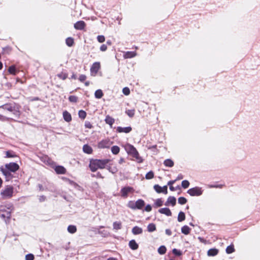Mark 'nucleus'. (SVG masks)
Here are the masks:
<instances>
[{"label":"nucleus","mask_w":260,"mask_h":260,"mask_svg":"<svg viewBox=\"0 0 260 260\" xmlns=\"http://www.w3.org/2000/svg\"><path fill=\"white\" fill-rule=\"evenodd\" d=\"M83 151L85 153L91 154L92 152V149L88 145L85 144L83 146Z\"/></svg>","instance_id":"obj_23"},{"label":"nucleus","mask_w":260,"mask_h":260,"mask_svg":"<svg viewBox=\"0 0 260 260\" xmlns=\"http://www.w3.org/2000/svg\"><path fill=\"white\" fill-rule=\"evenodd\" d=\"M94 96L96 99H101L103 96V93L101 89H98L95 91Z\"/></svg>","instance_id":"obj_31"},{"label":"nucleus","mask_w":260,"mask_h":260,"mask_svg":"<svg viewBox=\"0 0 260 260\" xmlns=\"http://www.w3.org/2000/svg\"><path fill=\"white\" fill-rule=\"evenodd\" d=\"M136 202L133 201H129L127 204V206L133 210H136Z\"/></svg>","instance_id":"obj_40"},{"label":"nucleus","mask_w":260,"mask_h":260,"mask_svg":"<svg viewBox=\"0 0 260 260\" xmlns=\"http://www.w3.org/2000/svg\"><path fill=\"white\" fill-rule=\"evenodd\" d=\"M132 232L134 235H137L142 234L143 232V230L141 228H140L138 226H135L132 229Z\"/></svg>","instance_id":"obj_19"},{"label":"nucleus","mask_w":260,"mask_h":260,"mask_svg":"<svg viewBox=\"0 0 260 260\" xmlns=\"http://www.w3.org/2000/svg\"><path fill=\"white\" fill-rule=\"evenodd\" d=\"M69 100L71 103H76L78 101V98L75 95H70L69 97Z\"/></svg>","instance_id":"obj_42"},{"label":"nucleus","mask_w":260,"mask_h":260,"mask_svg":"<svg viewBox=\"0 0 260 260\" xmlns=\"http://www.w3.org/2000/svg\"><path fill=\"white\" fill-rule=\"evenodd\" d=\"M85 26V23L83 21H79L74 24V27L76 29L82 30Z\"/></svg>","instance_id":"obj_13"},{"label":"nucleus","mask_w":260,"mask_h":260,"mask_svg":"<svg viewBox=\"0 0 260 260\" xmlns=\"http://www.w3.org/2000/svg\"><path fill=\"white\" fill-rule=\"evenodd\" d=\"M155 230H156V226L154 223H151L148 225L147 231L149 232H153Z\"/></svg>","instance_id":"obj_30"},{"label":"nucleus","mask_w":260,"mask_h":260,"mask_svg":"<svg viewBox=\"0 0 260 260\" xmlns=\"http://www.w3.org/2000/svg\"><path fill=\"white\" fill-rule=\"evenodd\" d=\"M154 177V173L152 171H150L145 175L146 179H151Z\"/></svg>","instance_id":"obj_37"},{"label":"nucleus","mask_w":260,"mask_h":260,"mask_svg":"<svg viewBox=\"0 0 260 260\" xmlns=\"http://www.w3.org/2000/svg\"><path fill=\"white\" fill-rule=\"evenodd\" d=\"M190 231V229L187 225H184L181 228V232L184 235H188Z\"/></svg>","instance_id":"obj_27"},{"label":"nucleus","mask_w":260,"mask_h":260,"mask_svg":"<svg viewBox=\"0 0 260 260\" xmlns=\"http://www.w3.org/2000/svg\"><path fill=\"white\" fill-rule=\"evenodd\" d=\"M185 213L182 211H180L178 214V218H177L178 221L179 222H182V221H184L185 220Z\"/></svg>","instance_id":"obj_26"},{"label":"nucleus","mask_w":260,"mask_h":260,"mask_svg":"<svg viewBox=\"0 0 260 260\" xmlns=\"http://www.w3.org/2000/svg\"><path fill=\"white\" fill-rule=\"evenodd\" d=\"M97 40L99 43H103L105 41V38L103 35H99L97 37Z\"/></svg>","instance_id":"obj_47"},{"label":"nucleus","mask_w":260,"mask_h":260,"mask_svg":"<svg viewBox=\"0 0 260 260\" xmlns=\"http://www.w3.org/2000/svg\"><path fill=\"white\" fill-rule=\"evenodd\" d=\"M113 225V229L116 230H119L121 228V223L120 222H114Z\"/></svg>","instance_id":"obj_35"},{"label":"nucleus","mask_w":260,"mask_h":260,"mask_svg":"<svg viewBox=\"0 0 260 260\" xmlns=\"http://www.w3.org/2000/svg\"><path fill=\"white\" fill-rule=\"evenodd\" d=\"M129 247L132 250H136L138 248V244L136 243L135 240H132L129 242L128 243Z\"/></svg>","instance_id":"obj_22"},{"label":"nucleus","mask_w":260,"mask_h":260,"mask_svg":"<svg viewBox=\"0 0 260 260\" xmlns=\"http://www.w3.org/2000/svg\"><path fill=\"white\" fill-rule=\"evenodd\" d=\"M13 210V206L11 204L8 205L7 207H0V217L6 221L11 217V212Z\"/></svg>","instance_id":"obj_3"},{"label":"nucleus","mask_w":260,"mask_h":260,"mask_svg":"<svg viewBox=\"0 0 260 260\" xmlns=\"http://www.w3.org/2000/svg\"><path fill=\"white\" fill-rule=\"evenodd\" d=\"M100 68V63L99 62H95L93 63L90 68V72L92 73L96 74Z\"/></svg>","instance_id":"obj_10"},{"label":"nucleus","mask_w":260,"mask_h":260,"mask_svg":"<svg viewBox=\"0 0 260 260\" xmlns=\"http://www.w3.org/2000/svg\"><path fill=\"white\" fill-rule=\"evenodd\" d=\"M34 255L31 253L27 254L25 255V260H34Z\"/></svg>","instance_id":"obj_49"},{"label":"nucleus","mask_w":260,"mask_h":260,"mask_svg":"<svg viewBox=\"0 0 260 260\" xmlns=\"http://www.w3.org/2000/svg\"><path fill=\"white\" fill-rule=\"evenodd\" d=\"M165 233L168 236H171L172 235V232L170 229H166Z\"/></svg>","instance_id":"obj_59"},{"label":"nucleus","mask_w":260,"mask_h":260,"mask_svg":"<svg viewBox=\"0 0 260 260\" xmlns=\"http://www.w3.org/2000/svg\"><path fill=\"white\" fill-rule=\"evenodd\" d=\"M223 186L222 184L210 185L209 186L210 188H221Z\"/></svg>","instance_id":"obj_51"},{"label":"nucleus","mask_w":260,"mask_h":260,"mask_svg":"<svg viewBox=\"0 0 260 260\" xmlns=\"http://www.w3.org/2000/svg\"><path fill=\"white\" fill-rule=\"evenodd\" d=\"M55 171L58 174H64L66 173V169L61 166H56L55 168Z\"/></svg>","instance_id":"obj_20"},{"label":"nucleus","mask_w":260,"mask_h":260,"mask_svg":"<svg viewBox=\"0 0 260 260\" xmlns=\"http://www.w3.org/2000/svg\"><path fill=\"white\" fill-rule=\"evenodd\" d=\"M110 160L108 159H92L90 161L89 167L91 172H95L98 169H104Z\"/></svg>","instance_id":"obj_1"},{"label":"nucleus","mask_w":260,"mask_h":260,"mask_svg":"<svg viewBox=\"0 0 260 260\" xmlns=\"http://www.w3.org/2000/svg\"><path fill=\"white\" fill-rule=\"evenodd\" d=\"M68 231L71 234H74L77 231V228L75 225H70L68 227Z\"/></svg>","instance_id":"obj_29"},{"label":"nucleus","mask_w":260,"mask_h":260,"mask_svg":"<svg viewBox=\"0 0 260 260\" xmlns=\"http://www.w3.org/2000/svg\"><path fill=\"white\" fill-rule=\"evenodd\" d=\"M4 109L11 112L16 117L20 115L19 107L15 103H9L0 106V109Z\"/></svg>","instance_id":"obj_2"},{"label":"nucleus","mask_w":260,"mask_h":260,"mask_svg":"<svg viewBox=\"0 0 260 260\" xmlns=\"http://www.w3.org/2000/svg\"><path fill=\"white\" fill-rule=\"evenodd\" d=\"M105 121L107 124L110 125L111 128L112 127V125L115 122L114 119L109 115L106 116Z\"/></svg>","instance_id":"obj_17"},{"label":"nucleus","mask_w":260,"mask_h":260,"mask_svg":"<svg viewBox=\"0 0 260 260\" xmlns=\"http://www.w3.org/2000/svg\"><path fill=\"white\" fill-rule=\"evenodd\" d=\"M154 205L156 207H160L163 205V201L161 199L156 200Z\"/></svg>","instance_id":"obj_41"},{"label":"nucleus","mask_w":260,"mask_h":260,"mask_svg":"<svg viewBox=\"0 0 260 260\" xmlns=\"http://www.w3.org/2000/svg\"><path fill=\"white\" fill-rule=\"evenodd\" d=\"M164 164L166 167H172L174 166V162L171 159H167L164 161Z\"/></svg>","instance_id":"obj_25"},{"label":"nucleus","mask_w":260,"mask_h":260,"mask_svg":"<svg viewBox=\"0 0 260 260\" xmlns=\"http://www.w3.org/2000/svg\"><path fill=\"white\" fill-rule=\"evenodd\" d=\"M66 44L69 46V47H71L73 46L74 42V39L71 38V37H69L68 38L66 39Z\"/></svg>","instance_id":"obj_32"},{"label":"nucleus","mask_w":260,"mask_h":260,"mask_svg":"<svg viewBox=\"0 0 260 260\" xmlns=\"http://www.w3.org/2000/svg\"><path fill=\"white\" fill-rule=\"evenodd\" d=\"M182 187L184 188H187L189 185V182L187 180H183L181 183Z\"/></svg>","instance_id":"obj_44"},{"label":"nucleus","mask_w":260,"mask_h":260,"mask_svg":"<svg viewBox=\"0 0 260 260\" xmlns=\"http://www.w3.org/2000/svg\"><path fill=\"white\" fill-rule=\"evenodd\" d=\"M154 189L155 190V191L157 193H161L162 192V187L159 186L158 184H155L153 186Z\"/></svg>","instance_id":"obj_38"},{"label":"nucleus","mask_w":260,"mask_h":260,"mask_svg":"<svg viewBox=\"0 0 260 260\" xmlns=\"http://www.w3.org/2000/svg\"><path fill=\"white\" fill-rule=\"evenodd\" d=\"M120 151V148L117 146H113L111 147V151L113 154H117Z\"/></svg>","instance_id":"obj_33"},{"label":"nucleus","mask_w":260,"mask_h":260,"mask_svg":"<svg viewBox=\"0 0 260 260\" xmlns=\"http://www.w3.org/2000/svg\"><path fill=\"white\" fill-rule=\"evenodd\" d=\"M235 251V249L234 247V246L232 245H231L230 246H228L226 248V252L228 254L232 253Z\"/></svg>","instance_id":"obj_36"},{"label":"nucleus","mask_w":260,"mask_h":260,"mask_svg":"<svg viewBox=\"0 0 260 260\" xmlns=\"http://www.w3.org/2000/svg\"><path fill=\"white\" fill-rule=\"evenodd\" d=\"M158 212L161 213L165 214L168 216H171L172 215V212L168 208H162L158 210Z\"/></svg>","instance_id":"obj_15"},{"label":"nucleus","mask_w":260,"mask_h":260,"mask_svg":"<svg viewBox=\"0 0 260 260\" xmlns=\"http://www.w3.org/2000/svg\"><path fill=\"white\" fill-rule=\"evenodd\" d=\"M176 181V180H170L168 182V185L169 186H172Z\"/></svg>","instance_id":"obj_60"},{"label":"nucleus","mask_w":260,"mask_h":260,"mask_svg":"<svg viewBox=\"0 0 260 260\" xmlns=\"http://www.w3.org/2000/svg\"><path fill=\"white\" fill-rule=\"evenodd\" d=\"M166 251H167V248H166V246L164 245L160 246L158 248V250H157L158 253L161 255H162V254H164L165 253H166Z\"/></svg>","instance_id":"obj_28"},{"label":"nucleus","mask_w":260,"mask_h":260,"mask_svg":"<svg viewBox=\"0 0 260 260\" xmlns=\"http://www.w3.org/2000/svg\"><path fill=\"white\" fill-rule=\"evenodd\" d=\"M7 119H8V118H7L6 117H5L3 115H0V120L5 121Z\"/></svg>","instance_id":"obj_61"},{"label":"nucleus","mask_w":260,"mask_h":260,"mask_svg":"<svg viewBox=\"0 0 260 260\" xmlns=\"http://www.w3.org/2000/svg\"><path fill=\"white\" fill-rule=\"evenodd\" d=\"M86 76L85 75H81L79 78V80L82 82L86 80Z\"/></svg>","instance_id":"obj_52"},{"label":"nucleus","mask_w":260,"mask_h":260,"mask_svg":"<svg viewBox=\"0 0 260 260\" xmlns=\"http://www.w3.org/2000/svg\"><path fill=\"white\" fill-rule=\"evenodd\" d=\"M122 92L124 95H128L130 93V90L129 88L125 87L123 88Z\"/></svg>","instance_id":"obj_48"},{"label":"nucleus","mask_w":260,"mask_h":260,"mask_svg":"<svg viewBox=\"0 0 260 260\" xmlns=\"http://www.w3.org/2000/svg\"><path fill=\"white\" fill-rule=\"evenodd\" d=\"M6 157H14V155H13L10 151H8L6 152Z\"/></svg>","instance_id":"obj_56"},{"label":"nucleus","mask_w":260,"mask_h":260,"mask_svg":"<svg viewBox=\"0 0 260 260\" xmlns=\"http://www.w3.org/2000/svg\"><path fill=\"white\" fill-rule=\"evenodd\" d=\"M8 72L11 74L15 75L17 71L14 66H11L9 68Z\"/></svg>","instance_id":"obj_34"},{"label":"nucleus","mask_w":260,"mask_h":260,"mask_svg":"<svg viewBox=\"0 0 260 260\" xmlns=\"http://www.w3.org/2000/svg\"><path fill=\"white\" fill-rule=\"evenodd\" d=\"M63 117L64 120L67 122H70L72 120L71 115L67 111L63 112Z\"/></svg>","instance_id":"obj_21"},{"label":"nucleus","mask_w":260,"mask_h":260,"mask_svg":"<svg viewBox=\"0 0 260 260\" xmlns=\"http://www.w3.org/2000/svg\"><path fill=\"white\" fill-rule=\"evenodd\" d=\"M172 252L174 255L178 256H180L182 254V252L180 250L176 248H174L172 250Z\"/></svg>","instance_id":"obj_43"},{"label":"nucleus","mask_w":260,"mask_h":260,"mask_svg":"<svg viewBox=\"0 0 260 260\" xmlns=\"http://www.w3.org/2000/svg\"><path fill=\"white\" fill-rule=\"evenodd\" d=\"M111 145V142L107 139L103 140L98 143V148L101 149L108 148Z\"/></svg>","instance_id":"obj_9"},{"label":"nucleus","mask_w":260,"mask_h":260,"mask_svg":"<svg viewBox=\"0 0 260 260\" xmlns=\"http://www.w3.org/2000/svg\"><path fill=\"white\" fill-rule=\"evenodd\" d=\"M134 191L132 187L127 186L122 187L120 190L121 196L124 198L127 197L128 194L130 192H133Z\"/></svg>","instance_id":"obj_7"},{"label":"nucleus","mask_w":260,"mask_h":260,"mask_svg":"<svg viewBox=\"0 0 260 260\" xmlns=\"http://www.w3.org/2000/svg\"><path fill=\"white\" fill-rule=\"evenodd\" d=\"M162 193L165 194H167L168 193V187L167 186L165 185L162 187Z\"/></svg>","instance_id":"obj_55"},{"label":"nucleus","mask_w":260,"mask_h":260,"mask_svg":"<svg viewBox=\"0 0 260 260\" xmlns=\"http://www.w3.org/2000/svg\"><path fill=\"white\" fill-rule=\"evenodd\" d=\"M136 209H141L145 205L144 201L142 199H139L136 202Z\"/></svg>","instance_id":"obj_18"},{"label":"nucleus","mask_w":260,"mask_h":260,"mask_svg":"<svg viewBox=\"0 0 260 260\" xmlns=\"http://www.w3.org/2000/svg\"><path fill=\"white\" fill-rule=\"evenodd\" d=\"M132 128L131 126H127L125 127H122L121 126H118L117 127V132L118 133H128L131 132Z\"/></svg>","instance_id":"obj_12"},{"label":"nucleus","mask_w":260,"mask_h":260,"mask_svg":"<svg viewBox=\"0 0 260 260\" xmlns=\"http://www.w3.org/2000/svg\"><path fill=\"white\" fill-rule=\"evenodd\" d=\"M85 126L86 128H92V125L89 121H86L85 122Z\"/></svg>","instance_id":"obj_50"},{"label":"nucleus","mask_w":260,"mask_h":260,"mask_svg":"<svg viewBox=\"0 0 260 260\" xmlns=\"http://www.w3.org/2000/svg\"><path fill=\"white\" fill-rule=\"evenodd\" d=\"M187 202V200L184 197H180L178 199V203L181 205H184Z\"/></svg>","instance_id":"obj_45"},{"label":"nucleus","mask_w":260,"mask_h":260,"mask_svg":"<svg viewBox=\"0 0 260 260\" xmlns=\"http://www.w3.org/2000/svg\"><path fill=\"white\" fill-rule=\"evenodd\" d=\"M58 77L62 80H65L67 78V75L66 74H60L58 75Z\"/></svg>","instance_id":"obj_57"},{"label":"nucleus","mask_w":260,"mask_h":260,"mask_svg":"<svg viewBox=\"0 0 260 260\" xmlns=\"http://www.w3.org/2000/svg\"><path fill=\"white\" fill-rule=\"evenodd\" d=\"M125 112L129 117H133L135 115L134 110H127Z\"/></svg>","instance_id":"obj_46"},{"label":"nucleus","mask_w":260,"mask_h":260,"mask_svg":"<svg viewBox=\"0 0 260 260\" xmlns=\"http://www.w3.org/2000/svg\"><path fill=\"white\" fill-rule=\"evenodd\" d=\"M127 153L136 158L138 162H142V159L140 157L139 153L136 148L131 144H127L125 147Z\"/></svg>","instance_id":"obj_4"},{"label":"nucleus","mask_w":260,"mask_h":260,"mask_svg":"<svg viewBox=\"0 0 260 260\" xmlns=\"http://www.w3.org/2000/svg\"><path fill=\"white\" fill-rule=\"evenodd\" d=\"M187 193L191 196H199L202 194L203 190L201 187L197 186L189 189Z\"/></svg>","instance_id":"obj_6"},{"label":"nucleus","mask_w":260,"mask_h":260,"mask_svg":"<svg viewBox=\"0 0 260 260\" xmlns=\"http://www.w3.org/2000/svg\"><path fill=\"white\" fill-rule=\"evenodd\" d=\"M176 203V199L174 197L170 196L168 199L167 202L165 203V205L166 206H169L171 204L172 206H174Z\"/></svg>","instance_id":"obj_11"},{"label":"nucleus","mask_w":260,"mask_h":260,"mask_svg":"<svg viewBox=\"0 0 260 260\" xmlns=\"http://www.w3.org/2000/svg\"><path fill=\"white\" fill-rule=\"evenodd\" d=\"M137 55V53L135 51H127L124 53L123 57L124 58H131Z\"/></svg>","instance_id":"obj_16"},{"label":"nucleus","mask_w":260,"mask_h":260,"mask_svg":"<svg viewBox=\"0 0 260 260\" xmlns=\"http://www.w3.org/2000/svg\"><path fill=\"white\" fill-rule=\"evenodd\" d=\"M38 187L39 188V190L40 191H43L44 190V188H43V186L42 184H38Z\"/></svg>","instance_id":"obj_63"},{"label":"nucleus","mask_w":260,"mask_h":260,"mask_svg":"<svg viewBox=\"0 0 260 260\" xmlns=\"http://www.w3.org/2000/svg\"><path fill=\"white\" fill-rule=\"evenodd\" d=\"M152 210V207L150 205L148 204L146 206L145 208V211L146 212H150Z\"/></svg>","instance_id":"obj_53"},{"label":"nucleus","mask_w":260,"mask_h":260,"mask_svg":"<svg viewBox=\"0 0 260 260\" xmlns=\"http://www.w3.org/2000/svg\"><path fill=\"white\" fill-rule=\"evenodd\" d=\"M218 252V250L216 248H212L210 249L208 252L207 254L208 256H215L217 254Z\"/></svg>","instance_id":"obj_24"},{"label":"nucleus","mask_w":260,"mask_h":260,"mask_svg":"<svg viewBox=\"0 0 260 260\" xmlns=\"http://www.w3.org/2000/svg\"><path fill=\"white\" fill-rule=\"evenodd\" d=\"M183 178V176L182 174H179L177 177V178L175 179L177 180H181V179H182Z\"/></svg>","instance_id":"obj_62"},{"label":"nucleus","mask_w":260,"mask_h":260,"mask_svg":"<svg viewBox=\"0 0 260 260\" xmlns=\"http://www.w3.org/2000/svg\"><path fill=\"white\" fill-rule=\"evenodd\" d=\"M79 117L82 119H84L86 116V113L83 110H80L78 112Z\"/></svg>","instance_id":"obj_39"},{"label":"nucleus","mask_w":260,"mask_h":260,"mask_svg":"<svg viewBox=\"0 0 260 260\" xmlns=\"http://www.w3.org/2000/svg\"><path fill=\"white\" fill-rule=\"evenodd\" d=\"M0 170L7 178L9 179L11 178L12 174L11 171L3 167L0 168Z\"/></svg>","instance_id":"obj_14"},{"label":"nucleus","mask_w":260,"mask_h":260,"mask_svg":"<svg viewBox=\"0 0 260 260\" xmlns=\"http://www.w3.org/2000/svg\"><path fill=\"white\" fill-rule=\"evenodd\" d=\"M107 49V46L105 44H103L100 47V50L101 51H105Z\"/></svg>","instance_id":"obj_54"},{"label":"nucleus","mask_w":260,"mask_h":260,"mask_svg":"<svg viewBox=\"0 0 260 260\" xmlns=\"http://www.w3.org/2000/svg\"><path fill=\"white\" fill-rule=\"evenodd\" d=\"M5 168L11 172H15L19 169V166L15 162H10L5 165Z\"/></svg>","instance_id":"obj_8"},{"label":"nucleus","mask_w":260,"mask_h":260,"mask_svg":"<svg viewBox=\"0 0 260 260\" xmlns=\"http://www.w3.org/2000/svg\"><path fill=\"white\" fill-rule=\"evenodd\" d=\"M46 197L44 196H41L39 198V201L41 202H44L46 200Z\"/></svg>","instance_id":"obj_58"},{"label":"nucleus","mask_w":260,"mask_h":260,"mask_svg":"<svg viewBox=\"0 0 260 260\" xmlns=\"http://www.w3.org/2000/svg\"><path fill=\"white\" fill-rule=\"evenodd\" d=\"M198 239L200 240V242L202 243H204L205 241V240L203 238L201 237H199Z\"/></svg>","instance_id":"obj_64"},{"label":"nucleus","mask_w":260,"mask_h":260,"mask_svg":"<svg viewBox=\"0 0 260 260\" xmlns=\"http://www.w3.org/2000/svg\"><path fill=\"white\" fill-rule=\"evenodd\" d=\"M14 187L11 185L5 186L1 191L2 199L6 200L11 198L13 196Z\"/></svg>","instance_id":"obj_5"}]
</instances>
